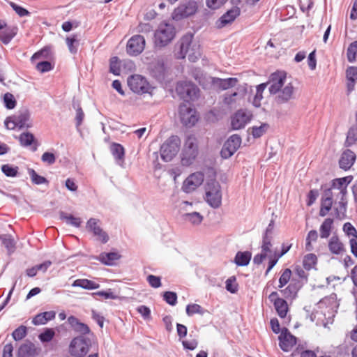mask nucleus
<instances>
[{"instance_id": "1", "label": "nucleus", "mask_w": 357, "mask_h": 357, "mask_svg": "<svg viewBox=\"0 0 357 357\" xmlns=\"http://www.w3.org/2000/svg\"><path fill=\"white\" fill-rule=\"evenodd\" d=\"M67 322L74 333L78 334L71 340L69 344V354L73 357L86 356L92 344L96 342L95 334L87 324L81 322L74 315L69 316Z\"/></svg>"}, {"instance_id": "2", "label": "nucleus", "mask_w": 357, "mask_h": 357, "mask_svg": "<svg viewBox=\"0 0 357 357\" xmlns=\"http://www.w3.org/2000/svg\"><path fill=\"white\" fill-rule=\"evenodd\" d=\"M174 26L169 23L160 24L153 35V45L156 50H161L169 45L176 36Z\"/></svg>"}, {"instance_id": "3", "label": "nucleus", "mask_w": 357, "mask_h": 357, "mask_svg": "<svg viewBox=\"0 0 357 357\" xmlns=\"http://www.w3.org/2000/svg\"><path fill=\"white\" fill-rule=\"evenodd\" d=\"M198 155L197 138L193 135L187 137L181 154V163L183 166L189 167L195 160Z\"/></svg>"}, {"instance_id": "4", "label": "nucleus", "mask_w": 357, "mask_h": 357, "mask_svg": "<svg viewBox=\"0 0 357 357\" xmlns=\"http://www.w3.org/2000/svg\"><path fill=\"white\" fill-rule=\"evenodd\" d=\"M181 146V139L177 135H171L160 146V155L165 162L171 161L178 153Z\"/></svg>"}, {"instance_id": "5", "label": "nucleus", "mask_w": 357, "mask_h": 357, "mask_svg": "<svg viewBox=\"0 0 357 357\" xmlns=\"http://www.w3.org/2000/svg\"><path fill=\"white\" fill-rule=\"evenodd\" d=\"M176 91L179 97L189 102V100H195L199 96V89L192 82L181 81L177 83Z\"/></svg>"}, {"instance_id": "6", "label": "nucleus", "mask_w": 357, "mask_h": 357, "mask_svg": "<svg viewBox=\"0 0 357 357\" xmlns=\"http://www.w3.org/2000/svg\"><path fill=\"white\" fill-rule=\"evenodd\" d=\"M206 201L208 204L213 208H218L221 206V187L220 183L215 179L207 183Z\"/></svg>"}, {"instance_id": "7", "label": "nucleus", "mask_w": 357, "mask_h": 357, "mask_svg": "<svg viewBox=\"0 0 357 357\" xmlns=\"http://www.w3.org/2000/svg\"><path fill=\"white\" fill-rule=\"evenodd\" d=\"M181 122L183 126L191 128L198 121V116L195 109H192L190 102L182 103L178 109Z\"/></svg>"}, {"instance_id": "8", "label": "nucleus", "mask_w": 357, "mask_h": 357, "mask_svg": "<svg viewBox=\"0 0 357 357\" xmlns=\"http://www.w3.org/2000/svg\"><path fill=\"white\" fill-rule=\"evenodd\" d=\"M130 89L137 94L150 93L151 86L146 79L140 75H133L128 78Z\"/></svg>"}, {"instance_id": "9", "label": "nucleus", "mask_w": 357, "mask_h": 357, "mask_svg": "<svg viewBox=\"0 0 357 357\" xmlns=\"http://www.w3.org/2000/svg\"><path fill=\"white\" fill-rule=\"evenodd\" d=\"M241 144V137L239 135H231L224 143L220 151V155L223 159L231 157L238 149Z\"/></svg>"}, {"instance_id": "10", "label": "nucleus", "mask_w": 357, "mask_h": 357, "mask_svg": "<svg viewBox=\"0 0 357 357\" xmlns=\"http://www.w3.org/2000/svg\"><path fill=\"white\" fill-rule=\"evenodd\" d=\"M145 39L143 36L134 35L128 41L126 51L132 56L139 55L144 50Z\"/></svg>"}, {"instance_id": "11", "label": "nucleus", "mask_w": 357, "mask_h": 357, "mask_svg": "<svg viewBox=\"0 0 357 357\" xmlns=\"http://www.w3.org/2000/svg\"><path fill=\"white\" fill-rule=\"evenodd\" d=\"M287 78V73L284 71L277 70L271 73L268 78V83H271L268 87L270 94L275 95L280 91L283 86Z\"/></svg>"}, {"instance_id": "12", "label": "nucleus", "mask_w": 357, "mask_h": 357, "mask_svg": "<svg viewBox=\"0 0 357 357\" xmlns=\"http://www.w3.org/2000/svg\"><path fill=\"white\" fill-rule=\"evenodd\" d=\"M252 117V114L245 109H238L231 117V126L232 130H236L243 128Z\"/></svg>"}, {"instance_id": "13", "label": "nucleus", "mask_w": 357, "mask_h": 357, "mask_svg": "<svg viewBox=\"0 0 357 357\" xmlns=\"http://www.w3.org/2000/svg\"><path fill=\"white\" fill-rule=\"evenodd\" d=\"M204 181V174L202 172L191 174L183 183L182 190L185 193H190Z\"/></svg>"}, {"instance_id": "14", "label": "nucleus", "mask_w": 357, "mask_h": 357, "mask_svg": "<svg viewBox=\"0 0 357 357\" xmlns=\"http://www.w3.org/2000/svg\"><path fill=\"white\" fill-rule=\"evenodd\" d=\"M278 340L280 348L284 352L289 351L296 344V337L285 327L282 328Z\"/></svg>"}, {"instance_id": "15", "label": "nucleus", "mask_w": 357, "mask_h": 357, "mask_svg": "<svg viewBox=\"0 0 357 357\" xmlns=\"http://www.w3.org/2000/svg\"><path fill=\"white\" fill-rule=\"evenodd\" d=\"M197 10V3L195 1H188L175 8L174 15L177 19L185 18L194 15Z\"/></svg>"}, {"instance_id": "16", "label": "nucleus", "mask_w": 357, "mask_h": 357, "mask_svg": "<svg viewBox=\"0 0 357 357\" xmlns=\"http://www.w3.org/2000/svg\"><path fill=\"white\" fill-rule=\"evenodd\" d=\"M241 14V10L234 6L224 13L215 22L218 29H222L227 24H231Z\"/></svg>"}, {"instance_id": "17", "label": "nucleus", "mask_w": 357, "mask_h": 357, "mask_svg": "<svg viewBox=\"0 0 357 357\" xmlns=\"http://www.w3.org/2000/svg\"><path fill=\"white\" fill-rule=\"evenodd\" d=\"M302 287L296 278L293 277L289 284L284 289H281L280 292L285 299L292 301L297 298L298 293Z\"/></svg>"}, {"instance_id": "18", "label": "nucleus", "mask_w": 357, "mask_h": 357, "mask_svg": "<svg viewBox=\"0 0 357 357\" xmlns=\"http://www.w3.org/2000/svg\"><path fill=\"white\" fill-rule=\"evenodd\" d=\"M193 39V34L187 33L183 35L176 43L178 47V51L176 53V58L178 59H183L185 58L189 48L192 44Z\"/></svg>"}, {"instance_id": "19", "label": "nucleus", "mask_w": 357, "mask_h": 357, "mask_svg": "<svg viewBox=\"0 0 357 357\" xmlns=\"http://www.w3.org/2000/svg\"><path fill=\"white\" fill-rule=\"evenodd\" d=\"M149 70L151 75L156 80L162 82L165 79L167 68L162 61L153 62L149 65Z\"/></svg>"}, {"instance_id": "20", "label": "nucleus", "mask_w": 357, "mask_h": 357, "mask_svg": "<svg viewBox=\"0 0 357 357\" xmlns=\"http://www.w3.org/2000/svg\"><path fill=\"white\" fill-rule=\"evenodd\" d=\"M14 119H15V126H18L19 129L29 128L32 126V123L30 121V112L28 109H22L14 114Z\"/></svg>"}, {"instance_id": "21", "label": "nucleus", "mask_w": 357, "mask_h": 357, "mask_svg": "<svg viewBox=\"0 0 357 357\" xmlns=\"http://www.w3.org/2000/svg\"><path fill=\"white\" fill-rule=\"evenodd\" d=\"M356 159V155L354 151L350 149L344 151L339 160L340 168L347 171L349 170Z\"/></svg>"}, {"instance_id": "22", "label": "nucleus", "mask_w": 357, "mask_h": 357, "mask_svg": "<svg viewBox=\"0 0 357 357\" xmlns=\"http://www.w3.org/2000/svg\"><path fill=\"white\" fill-rule=\"evenodd\" d=\"M19 141L24 147L31 146V150L33 152L37 151L40 145L34 135L29 132H22L19 137Z\"/></svg>"}, {"instance_id": "23", "label": "nucleus", "mask_w": 357, "mask_h": 357, "mask_svg": "<svg viewBox=\"0 0 357 357\" xmlns=\"http://www.w3.org/2000/svg\"><path fill=\"white\" fill-rule=\"evenodd\" d=\"M294 93V87L292 83H288L283 89L279 91L278 96L276 97L278 104H284L293 98Z\"/></svg>"}, {"instance_id": "24", "label": "nucleus", "mask_w": 357, "mask_h": 357, "mask_svg": "<svg viewBox=\"0 0 357 357\" xmlns=\"http://www.w3.org/2000/svg\"><path fill=\"white\" fill-rule=\"evenodd\" d=\"M347 95H349L355 88L357 82V67L349 66L346 70Z\"/></svg>"}, {"instance_id": "25", "label": "nucleus", "mask_w": 357, "mask_h": 357, "mask_svg": "<svg viewBox=\"0 0 357 357\" xmlns=\"http://www.w3.org/2000/svg\"><path fill=\"white\" fill-rule=\"evenodd\" d=\"M351 176H344L342 178H335L331 181V185L333 188L340 190L339 194L340 196H347V187L348 184L351 181Z\"/></svg>"}, {"instance_id": "26", "label": "nucleus", "mask_w": 357, "mask_h": 357, "mask_svg": "<svg viewBox=\"0 0 357 357\" xmlns=\"http://www.w3.org/2000/svg\"><path fill=\"white\" fill-rule=\"evenodd\" d=\"M18 28L16 26H8L0 31V40L4 44L8 45L13 38L17 35Z\"/></svg>"}, {"instance_id": "27", "label": "nucleus", "mask_w": 357, "mask_h": 357, "mask_svg": "<svg viewBox=\"0 0 357 357\" xmlns=\"http://www.w3.org/2000/svg\"><path fill=\"white\" fill-rule=\"evenodd\" d=\"M121 258V255L118 252H101L96 259L106 266H114L116 261Z\"/></svg>"}, {"instance_id": "28", "label": "nucleus", "mask_w": 357, "mask_h": 357, "mask_svg": "<svg viewBox=\"0 0 357 357\" xmlns=\"http://www.w3.org/2000/svg\"><path fill=\"white\" fill-rule=\"evenodd\" d=\"M56 312L54 311H46L37 314L32 319V324L35 326L44 325L47 321L53 320L55 318Z\"/></svg>"}, {"instance_id": "29", "label": "nucleus", "mask_w": 357, "mask_h": 357, "mask_svg": "<svg viewBox=\"0 0 357 357\" xmlns=\"http://www.w3.org/2000/svg\"><path fill=\"white\" fill-rule=\"evenodd\" d=\"M356 125L351 126L344 142V147H350L357 142V111L355 113Z\"/></svg>"}, {"instance_id": "30", "label": "nucleus", "mask_w": 357, "mask_h": 357, "mask_svg": "<svg viewBox=\"0 0 357 357\" xmlns=\"http://www.w3.org/2000/svg\"><path fill=\"white\" fill-rule=\"evenodd\" d=\"M347 196H341L340 200L337 203V206L333 208L335 211V216L337 220H344L347 217Z\"/></svg>"}, {"instance_id": "31", "label": "nucleus", "mask_w": 357, "mask_h": 357, "mask_svg": "<svg viewBox=\"0 0 357 357\" xmlns=\"http://www.w3.org/2000/svg\"><path fill=\"white\" fill-rule=\"evenodd\" d=\"M36 355V349L32 342L22 344L18 349V357H34Z\"/></svg>"}, {"instance_id": "32", "label": "nucleus", "mask_w": 357, "mask_h": 357, "mask_svg": "<svg viewBox=\"0 0 357 357\" xmlns=\"http://www.w3.org/2000/svg\"><path fill=\"white\" fill-rule=\"evenodd\" d=\"M252 258V253L250 251L236 252L234 262L238 266H246L250 264Z\"/></svg>"}, {"instance_id": "33", "label": "nucleus", "mask_w": 357, "mask_h": 357, "mask_svg": "<svg viewBox=\"0 0 357 357\" xmlns=\"http://www.w3.org/2000/svg\"><path fill=\"white\" fill-rule=\"evenodd\" d=\"M328 249L331 253L340 255L344 251L343 243L337 236H333L328 242Z\"/></svg>"}, {"instance_id": "34", "label": "nucleus", "mask_w": 357, "mask_h": 357, "mask_svg": "<svg viewBox=\"0 0 357 357\" xmlns=\"http://www.w3.org/2000/svg\"><path fill=\"white\" fill-rule=\"evenodd\" d=\"M110 151L116 161L123 162L125 158V149L121 144L113 142L110 146Z\"/></svg>"}, {"instance_id": "35", "label": "nucleus", "mask_w": 357, "mask_h": 357, "mask_svg": "<svg viewBox=\"0 0 357 357\" xmlns=\"http://www.w3.org/2000/svg\"><path fill=\"white\" fill-rule=\"evenodd\" d=\"M73 287H81L87 290L96 289L100 287V284L88 279H77L73 283Z\"/></svg>"}, {"instance_id": "36", "label": "nucleus", "mask_w": 357, "mask_h": 357, "mask_svg": "<svg viewBox=\"0 0 357 357\" xmlns=\"http://www.w3.org/2000/svg\"><path fill=\"white\" fill-rule=\"evenodd\" d=\"M273 305L277 314L281 319H283L287 316L289 307L285 298L277 299L275 301V303H274Z\"/></svg>"}, {"instance_id": "37", "label": "nucleus", "mask_w": 357, "mask_h": 357, "mask_svg": "<svg viewBox=\"0 0 357 357\" xmlns=\"http://www.w3.org/2000/svg\"><path fill=\"white\" fill-rule=\"evenodd\" d=\"M333 220L331 218H328L324 220L320 226V237L321 238H328L333 227Z\"/></svg>"}, {"instance_id": "38", "label": "nucleus", "mask_w": 357, "mask_h": 357, "mask_svg": "<svg viewBox=\"0 0 357 357\" xmlns=\"http://www.w3.org/2000/svg\"><path fill=\"white\" fill-rule=\"evenodd\" d=\"M66 45L68 47L69 52L73 54H76L78 52L79 45V40L77 34H73L66 39Z\"/></svg>"}, {"instance_id": "39", "label": "nucleus", "mask_w": 357, "mask_h": 357, "mask_svg": "<svg viewBox=\"0 0 357 357\" xmlns=\"http://www.w3.org/2000/svg\"><path fill=\"white\" fill-rule=\"evenodd\" d=\"M268 82L261 83L257 86L256 94L254 96L252 105L258 108L261 106V101L263 99V92L267 86Z\"/></svg>"}, {"instance_id": "40", "label": "nucleus", "mask_w": 357, "mask_h": 357, "mask_svg": "<svg viewBox=\"0 0 357 357\" xmlns=\"http://www.w3.org/2000/svg\"><path fill=\"white\" fill-rule=\"evenodd\" d=\"M317 263V257L313 253L307 254L304 256L303 260V268L306 271H310L312 268H315V266Z\"/></svg>"}, {"instance_id": "41", "label": "nucleus", "mask_w": 357, "mask_h": 357, "mask_svg": "<svg viewBox=\"0 0 357 357\" xmlns=\"http://www.w3.org/2000/svg\"><path fill=\"white\" fill-rule=\"evenodd\" d=\"M27 172L34 185L49 184V181L44 176L37 174L32 168H28Z\"/></svg>"}, {"instance_id": "42", "label": "nucleus", "mask_w": 357, "mask_h": 357, "mask_svg": "<svg viewBox=\"0 0 357 357\" xmlns=\"http://www.w3.org/2000/svg\"><path fill=\"white\" fill-rule=\"evenodd\" d=\"M59 216L61 220H66L70 225L77 228L81 226L82 220L79 218L74 217L73 215L68 214L63 211L59 212Z\"/></svg>"}, {"instance_id": "43", "label": "nucleus", "mask_w": 357, "mask_h": 357, "mask_svg": "<svg viewBox=\"0 0 357 357\" xmlns=\"http://www.w3.org/2000/svg\"><path fill=\"white\" fill-rule=\"evenodd\" d=\"M216 80L218 86L222 90H227L234 86L238 81L236 77H228L225 79L216 78Z\"/></svg>"}, {"instance_id": "44", "label": "nucleus", "mask_w": 357, "mask_h": 357, "mask_svg": "<svg viewBox=\"0 0 357 357\" xmlns=\"http://www.w3.org/2000/svg\"><path fill=\"white\" fill-rule=\"evenodd\" d=\"M182 217L185 221H188L194 225L201 224L203 220V216L198 212L186 213Z\"/></svg>"}, {"instance_id": "45", "label": "nucleus", "mask_w": 357, "mask_h": 357, "mask_svg": "<svg viewBox=\"0 0 357 357\" xmlns=\"http://www.w3.org/2000/svg\"><path fill=\"white\" fill-rule=\"evenodd\" d=\"M0 241L2 245L9 252H13L15 249V243L13 238L10 234H1L0 235Z\"/></svg>"}, {"instance_id": "46", "label": "nucleus", "mask_w": 357, "mask_h": 357, "mask_svg": "<svg viewBox=\"0 0 357 357\" xmlns=\"http://www.w3.org/2000/svg\"><path fill=\"white\" fill-rule=\"evenodd\" d=\"M292 272L290 268H287L284 269L279 278V284L278 289H282L291 280Z\"/></svg>"}, {"instance_id": "47", "label": "nucleus", "mask_w": 357, "mask_h": 357, "mask_svg": "<svg viewBox=\"0 0 357 357\" xmlns=\"http://www.w3.org/2000/svg\"><path fill=\"white\" fill-rule=\"evenodd\" d=\"M268 128L269 124L267 123H262L260 126H252L250 128L251 135L255 139L259 138L266 133Z\"/></svg>"}, {"instance_id": "48", "label": "nucleus", "mask_w": 357, "mask_h": 357, "mask_svg": "<svg viewBox=\"0 0 357 357\" xmlns=\"http://www.w3.org/2000/svg\"><path fill=\"white\" fill-rule=\"evenodd\" d=\"M207 310L204 309L200 305L193 303L189 304L186 306V314L188 316L191 317L195 314L203 315Z\"/></svg>"}, {"instance_id": "49", "label": "nucleus", "mask_w": 357, "mask_h": 357, "mask_svg": "<svg viewBox=\"0 0 357 357\" xmlns=\"http://www.w3.org/2000/svg\"><path fill=\"white\" fill-rule=\"evenodd\" d=\"M1 169L7 177H15L18 174L19 167L9 164H5L1 166Z\"/></svg>"}, {"instance_id": "50", "label": "nucleus", "mask_w": 357, "mask_h": 357, "mask_svg": "<svg viewBox=\"0 0 357 357\" xmlns=\"http://www.w3.org/2000/svg\"><path fill=\"white\" fill-rule=\"evenodd\" d=\"M333 204V200L325 199L321 198V206L319 210V215L321 217L326 216L331 210Z\"/></svg>"}, {"instance_id": "51", "label": "nucleus", "mask_w": 357, "mask_h": 357, "mask_svg": "<svg viewBox=\"0 0 357 357\" xmlns=\"http://www.w3.org/2000/svg\"><path fill=\"white\" fill-rule=\"evenodd\" d=\"M73 106L76 109L75 126L77 129L79 130V127L83 123L84 119V113L79 103L75 104L73 102Z\"/></svg>"}, {"instance_id": "52", "label": "nucleus", "mask_w": 357, "mask_h": 357, "mask_svg": "<svg viewBox=\"0 0 357 357\" xmlns=\"http://www.w3.org/2000/svg\"><path fill=\"white\" fill-rule=\"evenodd\" d=\"M294 271L296 275L298 276V278H296V280L303 287L307 283L308 273H306L305 271L298 266L295 268Z\"/></svg>"}, {"instance_id": "53", "label": "nucleus", "mask_w": 357, "mask_h": 357, "mask_svg": "<svg viewBox=\"0 0 357 357\" xmlns=\"http://www.w3.org/2000/svg\"><path fill=\"white\" fill-rule=\"evenodd\" d=\"M225 288L227 291L231 294H236L238 290V284L236 282L235 276L229 278L225 282Z\"/></svg>"}, {"instance_id": "54", "label": "nucleus", "mask_w": 357, "mask_h": 357, "mask_svg": "<svg viewBox=\"0 0 357 357\" xmlns=\"http://www.w3.org/2000/svg\"><path fill=\"white\" fill-rule=\"evenodd\" d=\"M163 300L169 305L174 306L177 303L178 296L176 292L167 291L163 294Z\"/></svg>"}, {"instance_id": "55", "label": "nucleus", "mask_w": 357, "mask_h": 357, "mask_svg": "<svg viewBox=\"0 0 357 357\" xmlns=\"http://www.w3.org/2000/svg\"><path fill=\"white\" fill-rule=\"evenodd\" d=\"M99 223L100 220L91 218L87 221L86 227L93 234L96 231H101L102 228L100 227Z\"/></svg>"}, {"instance_id": "56", "label": "nucleus", "mask_w": 357, "mask_h": 357, "mask_svg": "<svg viewBox=\"0 0 357 357\" xmlns=\"http://www.w3.org/2000/svg\"><path fill=\"white\" fill-rule=\"evenodd\" d=\"M51 54V47L48 46H45L39 51L35 52L31 58V60L33 61L36 59H38L40 57H43L44 59H48L50 58Z\"/></svg>"}, {"instance_id": "57", "label": "nucleus", "mask_w": 357, "mask_h": 357, "mask_svg": "<svg viewBox=\"0 0 357 357\" xmlns=\"http://www.w3.org/2000/svg\"><path fill=\"white\" fill-rule=\"evenodd\" d=\"M3 103L6 109H12L16 106V100L12 93L8 92L3 96Z\"/></svg>"}, {"instance_id": "58", "label": "nucleus", "mask_w": 357, "mask_h": 357, "mask_svg": "<svg viewBox=\"0 0 357 357\" xmlns=\"http://www.w3.org/2000/svg\"><path fill=\"white\" fill-rule=\"evenodd\" d=\"M27 333V328L25 326H20L17 327L12 333L13 338L15 341H19L23 339Z\"/></svg>"}, {"instance_id": "59", "label": "nucleus", "mask_w": 357, "mask_h": 357, "mask_svg": "<svg viewBox=\"0 0 357 357\" xmlns=\"http://www.w3.org/2000/svg\"><path fill=\"white\" fill-rule=\"evenodd\" d=\"M54 65L48 61L38 62L36 65V69L41 73H45L53 70Z\"/></svg>"}, {"instance_id": "60", "label": "nucleus", "mask_w": 357, "mask_h": 357, "mask_svg": "<svg viewBox=\"0 0 357 357\" xmlns=\"http://www.w3.org/2000/svg\"><path fill=\"white\" fill-rule=\"evenodd\" d=\"M54 335L55 333L52 328H46L38 337L42 342H49L53 339Z\"/></svg>"}, {"instance_id": "61", "label": "nucleus", "mask_w": 357, "mask_h": 357, "mask_svg": "<svg viewBox=\"0 0 357 357\" xmlns=\"http://www.w3.org/2000/svg\"><path fill=\"white\" fill-rule=\"evenodd\" d=\"M56 157L54 152L46 151L41 156V160L47 165H52L55 163Z\"/></svg>"}, {"instance_id": "62", "label": "nucleus", "mask_w": 357, "mask_h": 357, "mask_svg": "<svg viewBox=\"0 0 357 357\" xmlns=\"http://www.w3.org/2000/svg\"><path fill=\"white\" fill-rule=\"evenodd\" d=\"M109 71L114 75H120V66L117 56L112 57L109 62Z\"/></svg>"}, {"instance_id": "63", "label": "nucleus", "mask_w": 357, "mask_h": 357, "mask_svg": "<svg viewBox=\"0 0 357 357\" xmlns=\"http://www.w3.org/2000/svg\"><path fill=\"white\" fill-rule=\"evenodd\" d=\"M10 6L13 8V10L15 11V13L20 16V17H24L30 15V12L24 8V7L14 3V2H10Z\"/></svg>"}, {"instance_id": "64", "label": "nucleus", "mask_w": 357, "mask_h": 357, "mask_svg": "<svg viewBox=\"0 0 357 357\" xmlns=\"http://www.w3.org/2000/svg\"><path fill=\"white\" fill-rule=\"evenodd\" d=\"M344 231L348 235L351 236V238H357V230L350 222H346L343 225Z\"/></svg>"}]
</instances>
